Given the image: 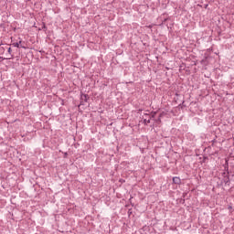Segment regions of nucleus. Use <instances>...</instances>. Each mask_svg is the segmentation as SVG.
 <instances>
[{
    "mask_svg": "<svg viewBox=\"0 0 234 234\" xmlns=\"http://www.w3.org/2000/svg\"><path fill=\"white\" fill-rule=\"evenodd\" d=\"M7 51L9 54H12V48H8Z\"/></svg>",
    "mask_w": 234,
    "mask_h": 234,
    "instance_id": "nucleus-2",
    "label": "nucleus"
},
{
    "mask_svg": "<svg viewBox=\"0 0 234 234\" xmlns=\"http://www.w3.org/2000/svg\"><path fill=\"white\" fill-rule=\"evenodd\" d=\"M173 182L174 184H180V177H174Z\"/></svg>",
    "mask_w": 234,
    "mask_h": 234,
    "instance_id": "nucleus-1",
    "label": "nucleus"
},
{
    "mask_svg": "<svg viewBox=\"0 0 234 234\" xmlns=\"http://www.w3.org/2000/svg\"><path fill=\"white\" fill-rule=\"evenodd\" d=\"M15 47H17L19 48V43H16Z\"/></svg>",
    "mask_w": 234,
    "mask_h": 234,
    "instance_id": "nucleus-3",
    "label": "nucleus"
}]
</instances>
